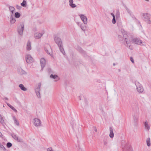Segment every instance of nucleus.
<instances>
[{"label": "nucleus", "mask_w": 151, "mask_h": 151, "mask_svg": "<svg viewBox=\"0 0 151 151\" xmlns=\"http://www.w3.org/2000/svg\"><path fill=\"white\" fill-rule=\"evenodd\" d=\"M124 42H125V45L126 46L128 47L130 49H133L132 46L131 45V42L133 39L131 38H128V37H125L123 39Z\"/></svg>", "instance_id": "obj_1"}, {"label": "nucleus", "mask_w": 151, "mask_h": 151, "mask_svg": "<svg viewBox=\"0 0 151 151\" xmlns=\"http://www.w3.org/2000/svg\"><path fill=\"white\" fill-rule=\"evenodd\" d=\"M132 43L141 46L145 45V43L144 42H142V40L137 38L133 39L132 41Z\"/></svg>", "instance_id": "obj_2"}, {"label": "nucleus", "mask_w": 151, "mask_h": 151, "mask_svg": "<svg viewBox=\"0 0 151 151\" xmlns=\"http://www.w3.org/2000/svg\"><path fill=\"white\" fill-rule=\"evenodd\" d=\"M44 49L48 54L50 55H51L52 54V50L49 44H46L45 45Z\"/></svg>", "instance_id": "obj_3"}, {"label": "nucleus", "mask_w": 151, "mask_h": 151, "mask_svg": "<svg viewBox=\"0 0 151 151\" xmlns=\"http://www.w3.org/2000/svg\"><path fill=\"white\" fill-rule=\"evenodd\" d=\"M32 122L34 125L36 127H40L41 126V122L38 118H35L33 119Z\"/></svg>", "instance_id": "obj_4"}, {"label": "nucleus", "mask_w": 151, "mask_h": 151, "mask_svg": "<svg viewBox=\"0 0 151 151\" xmlns=\"http://www.w3.org/2000/svg\"><path fill=\"white\" fill-rule=\"evenodd\" d=\"M144 20L149 24H151V16L148 14H145L144 15Z\"/></svg>", "instance_id": "obj_5"}, {"label": "nucleus", "mask_w": 151, "mask_h": 151, "mask_svg": "<svg viewBox=\"0 0 151 151\" xmlns=\"http://www.w3.org/2000/svg\"><path fill=\"white\" fill-rule=\"evenodd\" d=\"M24 28V25L23 23H21L18 27V32L20 35H22Z\"/></svg>", "instance_id": "obj_6"}, {"label": "nucleus", "mask_w": 151, "mask_h": 151, "mask_svg": "<svg viewBox=\"0 0 151 151\" xmlns=\"http://www.w3.org/2000/svg\"><path fill=\"white\" fill-rule=\"evenodd\" d=\"M26 60L27 63H32L34 60L32 57L29 55H27L26 56Z\"/></svg>", "instance_id": "obj_7"}, {"label": "nucleus", "mask_w": 151, "mask_h": 151, "mask_svg": "<svg viewBox=\"0 0 151 151\" xmlns=\"http://www.w3.org/2000/svg\"><path fill=\"white\" fill-rule=\"evenodd\" d=\"M41 84H39L38 85V87L35 89V91L37 96L39 98H40V88Z\"/></svg>", "instance_id": "obj_8"}, {"label": "nucleus", "mask_w": 151, "mask_h": 151, "mask_svg": "<svg viewBox=\"0 0 151 151\" xmlns=\"http://www.w3.org/2000/svg\"><path fill=\"white\" fill-rule=\"evenodd\" d=\"M82 21L85 24H86L88 23L87 19L85 16L83 14H80L79 15Z\"/></svg>", "instance_id": "obj_9"}, {"label": "nucleus", "mask_w": 151, "mask_h": 151, "mask_svg": "<svg viewBox=\"0 0 151 151\" xmlns=\"http://www.w3.org/2000/svg\"><path fill=\"white\" fill-rule=\"evenodd\" d=\"M44 33V32H42L41 33L36 32L35 33L34 35V37L36 39H40L41 38Z\"/></svg>", "instance_id": "obj_10"}, {"label": "nucleus", "mask_w": 151, "mask_h": 151, "mask_svg": "<svg viewBox=\"0 0 151 151\" xmlns=\"http://www.w3.org/2000/svg\"><path fill=\"white\" fill-rule=\"evenodd\" d=\"M123 149L124 151H133L130 145H126Z\"/></svg>", "instance_id": "obj_11"}, {"label": "nucleus", "mask_w": 151, "mask_h": 151, "mask_svg": "<svg viewBox=\"0 0 151 151\" xmlns=\"http://www.w3.org/2000/svg\"><path fill=\"white\" fill-rule=\"evenodd\" d=\"M55 41L58 46H60L62 44V42L61 39L58 37H55Z\"/></svg>", "instance_id": "obj_12"}, {"label": "nucleus", "mask_w": 151, "mask_h": 151, "mask_svg": "<svg viewBox=\"0 0 151 151\" xmlns=\"http://www.w3.org/2000/svg\"><path fill=\"white\" fill-rule=\"evenodd\" d=\"M137 86V91L139 93H142L144 90L143 87L140 86L139 83L138 84H135Z\"/></svg>", "instance_id": "obj_13"}, {"label": "nucleus", "mask_w": 151, "mask_h": 151, "mask_svg": "<svg viewBox=\"0 0 151 151\" xmlns=\"http://www.w3.org/2000/svg\"><path fill=\"white\" fill-rule=\"evenodd\" d=\"M40 62L42 67V70L46 64V61L44 58H41L40 59Z\"/></svg>", "instance_id": "obj_14"}, {"label": "nucleus", "mask_w": 151, "mask_h": 151, "mask_svg": "<svg viewBox=\"0 0 151 151\" xmlns=\"http://www.w3.org/2000/svg\"><path fill=\"white\" fill-rule=\"evenodd\" d=\"M12 137L16 141H17L19 142H22V140L21 138H20L14 134H13L12 135Z\"/></svg>", "instance_id": "obj_15"}, {"label": "nucleus", "mask_w": 151, "mask_h": 151, "mask_svg": "<svg viewBox=\"0 0 151 151\" xmlns=\"http://www.w3.org/2000/svg\"><path fill=\"white\" fill-rule=\"evenodd\" d=\"M0 123L4 126H5L6 124L4 118L1 114H0Z\"/></svg>", "instance_id": "obj_16"}, {"label": "nucleus", "mask_w": 151, "mask_h": 151, "mask_svg": "<svg viewBox=\"0 0 151 151\" xmlns=\"http://www.w3.org/2000/svg\"><path fill=\"white\" fill-rule=\"evenodd\" d=\"M31 42L29 41H28L27 44V50H30L31 49Z\"/></svg>", "instance_id": "obj_17"}, {"label": "nucleus", "mask_w": 151, "mask_h": 151, "mask_svg": "<svg viewBox=\"0 0 151 151\" xmlns=\"http://www.w3.org/2000/svg\"><path fill=\"white\" fill-rule=\"evenodd\" d=\"M144 125L145 129L148 131L150 129V126L147 121H145L144 122Z\"/></svg>", "instance_id": "obj_18"}, {"label": "nucleus", "mask_w": 151, "mask_h": 151, "mask_svg": "<svg viewBox=\"0 0 151 151\" xmlns=\"http://www.w3.org/2000/svg\"><path fill=\"white\" fill-rule=\"evenodd\" d=\"M110 129V134L109 137L110 138H112L114 137V134L113 132V129L111 127H110L109 128Z\"/></svg>", "instance_id": "obj_19"}, {"label": "nucleus", "mask_w": 151, "mask_h": 151, "mask_svg": "<svg viewBox=\"0 0 151 151\" xmlns=\"http://www.w3.org/2000/svg\"><path fill=\"white\" fill-rule=\"evenodd\" d=\"M18 70L19 73L21 75H25L27 74L26 72L23 70L22 68H19Z\"/></svg>", "instance_id": "obj_20"}, {"label": "nucleus", "mask_w": 151, "mask_h": 151, "mask_svg": "<svg viewBox=\"0 0 151 151\" xmlns=\"http://www.w3.org/2000/svg\"><path fill=\"white\" fill-rule=\"evenodd\" d=\"M19 87L22 90L26 91L27 90V89L22 84H20L19 85Z\"/></svg>", "instance_id": "obj_21"}, {"label": "nucleus", "mask_w": 151, "mask_h": 151, "mask_svg": "<svg viewBox=\"0 0 151 151\" xmlns=\"http://www.w3.org/2000/svg\"><path fill=\"white\" fill-rule=\"evenodd\" d=\"M50 78H53L54 79H56L58 78L57 80H55V81H57L59 80L58 76L57 75H53V74H51L50 75Z\"/></svg>", "instance_id": "obj_22"}, {"label": "nucleus", "mask_w": 151, "mask_h": 151, "mask_svg": "<svg viewBox=\"0 0 151 151\" xmlns=\"http://www.w3.org/2000/svg\"><path fill=\"white\" fill-rule=\"evenodd\" d=\"M58 47L59 48L60 50V51L62 52V53L63 54H65V52L64 51V50L62 44L60 45V46H58Z\"/></svg>", "instance_id": "obj_23"}, {"label": "nucleus", "mask_w": 151, "mask_h": 151, "mask_svg": "<svg viewBox=\"0 0 151 151\" xmlns=\"http://www.w3.org/2000/svg\"><path fill=\"white\" fill-rule=\"evenodd\" d=\"M77 50L80 53L83 54H84L85 53V52L83 51L82 48L78 46L76 48Z\"/></svg>", "instance_id": "obj_24"}, {"label": "nucleus", "mask_w": 151, "mask_h": 151, "mask_svg": "<svg viewBox=\"0 0 151 151\" xmlns=\"http://www.w3.org/2000/svg\"><path fill=\"white\" fill-rule=\"evenodd\" d=\"M16 20L15 18L13 17L12 16L10 17V22L12 24H13L15 23Z\"/></svg>", "instance_id": "obj_25"}, {"label": "nucleus", "mask_w": 151, "mask_h": 151, "mask_svg": "<svg viewBox=\"0 0 151 151\" xmlns=\"http://www.w3.org/2000/svg\"><path fill=\"white\" fill-rule=\"evenodd\" d=\"M13 118L15 124H16L17 126H19V122L17 120L16 118L15 117V116H14L13 117Z\"/></svg>", "instance_id": "obj_26"}, {"label": "nucleus", "mask_w": 151, "mask_h": 151, "mask_svg": "<svg viewBox=\"0 0 151 151\" xmlns=\"http://www.w3.org/2000/svg\"><path fill=\"white\" fill-rule=\"evenodd\" d=\"M121 33L122 35H123V37L124 38H125V37H127V34H126V32L124 30H122Z\"/></svg>", "instance_id": "obj_27"}, {"label": "nucleus", "mask_w": 151, "mask_h": 151, "mask_svg": "<svg viewBox=\"0 0 151 151\" xmlns=\"http://www.w3.org/2000/svg\"><path fill=\"white\" fill-rule=\"evenodd\" d=\"M9 9L11 12H12V14L14 13V11L15 10V8L12 6H10L9 7Z\"/></svg>", "instance_id": "obj_28"}, {"label": "nucleus", "mask_w": 151, "mask_h": 151, "mask_svg": "<svg viewBox=\"0 0 151 151\" xmlns=\"http://www.w3.org/2000/svg\"><path fill=\"white\" fill-rule=\"evenodd\" d=\"M111 15L113 17V18L112 20V23L114 24H115L116 23V20H115V16H114V14L112 13H111Z\"/></svg>", "instance_id": "obj_29"}, {"label": "nucleus", "mask_w": 151, "mask_h": 151, "mask_svg": "<svg viewBox=\"0 0 151 151\" xmlns=\"http://www.w3.org/2000/svg\"><path fill=\"white\" fill-rule=\"evenodd\" d=\"M20 14L18 12H16L15 14L14 17L16 18H19L20 17Z\"/></svg>", "instance_id": "obj_30"}, {"label": "nucleus", "mask_w": 151, "mask_h": 151, "mask_svg": "<svg viewBox=\"0 0 151 151\" xmlns=\"http://www.w3.org/2000/svg\"><path fill=\"white\" fill-rule=\"evenodd\" d=\"M147 144V145L149 146L150 145V138H148L146 140Z\"/></svg>", "instance_id": "obj_31"}, {"label": "nucleus", "mask_w": 151, "mask_h": 151, "mask_svg": "<svg viewBox=\"0 0 151 151\" xmlns=\"http://www.w3.org/2000/svg\"><path fill=\"white\" fill-rule=\"evenodd\" d=\"M26 1L25 0H23V2L21 4V5L23 7H26Z\"/></svg>", "instance_id": "obj_32"}, {"label": "nucleus", "mask_w": 151, "mask_h": 151, "mask_svg": "<svg viewBox=\"0 0 151 151\" xmlns=\"http://www.w3.org/2000/svg\"><path fill=\"white\" fill-rule=\"evenodd\" d=\"M69 5L72 8H75L76 6V5L75 4H73V3L69 4Z\"/></svg>", "instance_id": "obj_33"}, {"label": "nucleus", "mask_w": 151, "mask_h": 151, "mask_svg": "<svg viewBox=\"0 0 151 151\" xmlns=\"http://www.w3.org/2000/svg\"><path fill=\"white\" fill-rule=\"evenodd\" d=\"M85 26L83 24H81V29L84 31H85Z\"/></svg>", "instance_id": "obj_34"}, {"label": "nucleus", "mask_w": 151, "mask_h": 151, "mask_svg": "<svg viewBox=\"0 0 151 151\" xmlns=\"http://www.w3.org/2000/svg\"><path fill=\"white\" fill-rule=\"evenodd\" d=\"M12 146V144L10 142H8L6 144V146L8 148Z\"/></svg>", "instance_id": "obj_35"}, {"label": "nucleus", "mask_w": 151, "mask_h": 151, "mask_svg": "<svg viewBox=\"0 0 151 151\" xmlns=\"http://www.w3.org/2000/svg\"><path fill=\"white\" fill-rule=\"evenodd\" d=\"M11 108L15 112H17V110L13 106L11 107Z\"/></svg>", "instance_id": "obj_36"}, {"label": "nucleus", "mask_w": 151, "mask_h": 151, "mask_svg": "<svg viewBox=\"0 0 151 151\" xmlns=\"http://www.w3.org/2000/svg\"><path fill=\"white\" fill-rule=\"evenodd\" d=\"M47 151H54L52 147H49L47 149Z\"/></svg>", "instance_id": "obj_37"}, {"label": "nucleus", "mask_w": 151, "mask_h": 151, "mask_svg": "<svg viewBox=\"0 0 151 151\" xmlns=\"http://www.w3.org/2000/svg\"><path fill=\"white\" fill-rule=\"evenodd\" d=\"M16 7L17 9H21L22 7L21 6H19L18 5H17L16 6Z\"/></svg>", "instance_id": "obj_38"}, {"label": "nucleus", "mask_w": 151, "mask_h": 151, "mask_svg": "<svg viewBox=\"0 0 151 151\" xmlns=\"http://www.w3.org/2000/svg\"><path fill=\"white\" fill-rule=\"evenodd\" d=\"M130 60L133 63H134V61L133 58L132 57H131L130 58Z\"/></svg>", "instance_id": "obj_39"}, {"label": "nucleus", "mask_w": 151, "mask_h": 151, "mask_svg": "<svg viewBox=\"0 0 151 151\" xmlns=\"http://www.w3.org/2000/svg\"><path fill=\"white\" fill-rule=\"evenodd\" d=\"M104 144V145H106L108 143V142L106 140H104L103 141Z\"/></svg>", "instance_id": "obj_40"}, {"label": "nucleus", "mask_w": 151, "mask_h": 151, "mask_svg": "<svg viewBox=\"0 0 151 151\" xmlns=\"http://www.w3.org/2000/svg\"><path fill=\"white\" fill-rule=\"evenodd\" d=\"M0 147L1 148H4V146L0 143Z\"/></svg>", "instance_id": "obj_41"}, {"label": "nucleus", "mask_w": 151, "mask_h": 151, "mask_svg": "<svg viewBox=\"0 0 151 151\" xmlns=\"http://www.w3.org/2000/svg\"><path fill=\"white\" fill-rule=\"evenodd\" d=\"M7 105L9 107H10V108H11V107H12V105H11L10 104H9V103H7Z\"/></svg>", "instance_id": "obj_42"}, {"label": "nucleus", "mask_w": 151, "mask_h": 151, "mask_svg": "<svg viewBox=\"0 0 151 151\" xmlns=\"http://www.w3.org/2000/svg\"><path fill=\"white\" fill-rule=\"evenodd\" d=\"M69 4H70L72 3H73V0H69Z\"/></svg>", "instance_id": "obj_43"}, {"label": "nucleus", "mask_w": 151, "mask_h": 151, "mask_svg": "<svg viewBox=\"0 0 151 151\" xmlns=\"http://www.w3.org/2000/svg\"><path fill=\"white\" fill-rule=\"evenodd\" d=\"M94 130L96 132H97V130L96 127L94 128Z\"/></svg>", "instance_id": "obj_44"}, {"label": "nucleus", "mask_w": 151, "mask_h": 151, "mask_svg": "<svg viewBox=\"0 0 151 151\" xmlns=\"http://www.w3.org/2000/svg\"><path fill=\"white\" fill-rule=\"evenodd\" d=\"M118 37L119 38V39L120 38H121V36L120 35H119Z\"/></svg>", "instance_id": "obj_45"}, {"label": "nucleus", "mask_w": 151, "mask_h": 151, "mask_svg": "<svg viewBox=\"0 0 151 151\" xmlns=\"http://www.w3.org/2000/svg\"><path fill=\"white\" fill-rule=\"evenodd\" d=\"M118 70L119 72H120L121 71V70L119 69Z\"/></svg>", "instance_id": "obj_46"}, {"label": "nucleus", "mask_w": 151, "mask_h": 151, "mask_svg": "<svg viewBox=\"0 0 151 151\" xmlns=\"http://www.w3.org/2000/svg\"><path fill=\"white\" fill-rule=\"evenodd\" d=\"M113 65L114 66H115V63H114L113 64Z\"/></svg>", "instance_id": "obj_47"}, {"label": "nucleus", "mask_w": 151, "mask_h": 151, "mask_svg": "<svg viewBox=\"0 0 151 151\" xmlns=\"http://www.w3.org/2000/svg\"><path fill=\"white\" fill-rule=\"evenodd\" d=\"M1 132H0V137H1Z\"/></svg>", "instance_id": "obj_48"}, {"label": "nucleus", "mask_w": 151, "mask_h": 151, "mask_svg": "<svg viewBox=\"0 0 151 151\" xmlns=\"http://www.w3.org/2000/svg\"><path fill=\"white\" fill-rule=\"evenodd\" d=\"M145 1H148L149 0H145Z\"/></svg>", "instance_id": "obj_49"}, {"label": "nucleus", "mask_w": 151, "mask_h": 151, "mask_svg": "<svg viewBox=\"0 0 151 151\" xmlns=\"http://www.w3.org/2000/svg\"><path fill=\"white\" fill-rule=\"evenodd\" d=\"M5 99H7V100L8 99H7V98H5Z\"/></svg>", "instance_id": "obj_50"}]
</instances>
